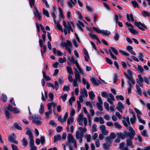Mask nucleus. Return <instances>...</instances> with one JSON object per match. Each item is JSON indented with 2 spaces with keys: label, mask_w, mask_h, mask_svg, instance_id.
<instances>
[{
  "label": "nucleus",
  "mask_w": 150,
  "mask_h": 150,
  "mask_svg": "<svg viewBox=\"0 0 150 150\" xmlns=\"http://www.w3.org/2000/svg\"><path fill=\"white\" fill-rule=\"evenodd\" d=\"M139 78L136 79L137 83L139 84L141 87H143L142 83L144 81L148 84H150V82L148 79L145 76L143 78L141 75H139L138 76Z\"/></svg>",
  "instance_id": "f257e3e1"
},
{
  "label": "nucleus",
  "mask_w": 150,
  "mask_h": 150,
  "mask_svg": "<svg viewBox=\"0 0 150 150\" xmlns=\"http://www.w3.org/2000/svg\"><path fill=\"white\" fill-rule=\"evenodd\" d=\"M75 78L73 80V86L77 87L78 86L77 82L79 83H81V80L79 73L75 74Z\"/></svg>",
  "instance_id": "f03ea898"
},
{
  "label": "nucleus",
  "mask_w": 150,
  "mask_h": 150,
  "mask_svg": "<svg viewBox=\"0 0 150 150\" xmlns=\"http://www.w3.org/2000/svg\"><path fill=\"white\" fill-rule=\"evenodd\" d=\"M41 117L38 115H35L34 116L32 120L33 123L36 124L37 125H40L42 124Z\"/></svg>",
  "instance_id": "7ed1b4c3"
},
{
  "label": "nucleus",
  "mask_w": 150,
  "mask_h": 150,
  "mask_svg": "<svg viewBox=\"0 0 150 150\" xmlns=\"http://www.w3.org/2000/svg\"><path fill=\"white\" fill-rule=\"evenodd\" d=\"M127 73L129 77L127 78L129 86L128 89V93L129 94L130 93L131 89V71L130 69H128L127 70Z\"/></svg>",
  "instance_id": "20e7f679"
},
{
  "label": "nucleus",
  "mask_w": 150,
  "mask_h": 150,
  "mask_svg": "<svg viewBox=\"0 0 150 150\" xmlns=\"http://www.w3.org/2000/svg\"><path fill=\"white\" fill-rule=\"evenodd\" d=\"M134 24L138 28L144 31L145 29H147V27L145 24L144 23H142L139 21V22L135 21L134 22Z\"/></svg>",
  "instance_id": "39448f33"
},
{
  "label": "nucleus",
  "mask_w": 150,
  "mask_h": 150,
  "mask_svg": "<svg viewBox=\"0 0 150 150\" xmlns=\"http://www.w3.org/2000/svg\"><path fill=\"white\" fill-rule=\"evenodd\" d=\"M83 133L79 131H77L76 132V137L77 139L78 140L80 143L82 142L83 137Z\"/></svg>",
  "instance_id": "423d86ee"
},
{
  "label": "nucleus",
  "mask_w": 150,
  "mask_h": 150,
  "mask_svg": "<svg viewBox=\"0 0 150 150\" xmlns=\"http://www.w3.org/2000/svg\"><path fill=\"white\" fill-rule=\"evenodd\" d=\"M63 25L64 27H65V29H66L67 31H68L69 33H70V31H71V32H73V30L72 28V27L68 22L67 24V25L66 24V22L64 21L63 22Z\"/></svg>",
  "instance_id": "0eeeda50"
},
{
  "label": "nucleus",
  "mask_w": 150,
  "mask_h": 150,
  "mask_svg": "<svg viewBox=\"0 0 150 150\" xmlns=\"http://www.w3.org/2000/svg\"><path fill=\"white\" fill-rule=\"evenodd\" d=\"M67 138L68 142L67 143V144H71V143H73V142L76 141L73 135L70 133H69L68 134Z\"/></svg>",
  "instance_id": "6e6552de"
},
{
  "label": "nucleus",
  "mask_w": 150,
  "mask_h": 150,
  "mask_svg": "<svg viewBox=\"0 0 150 150\" xmlns=\"http://www.w3.org/2000/svg\"><path fill=\"white\" fill-rule=\"evenodd\" d=\"M61 46L63 47H65L66 50L70 48L72 46L71 42L70 41L67 40L66 42L62 43L61 44Z\"/></svg>",
  "instance_id": "1a4fd4ad"
},
{
  "label": "nucleus",
  "mask_w": 150,
  "mask_h": 150,
  "mask_svg": "<svg viewBox=\"0 0 150 150\" xmlns=\"http://www.w3.org/2000/svg\"><path fill=\"white\" fill-rule=\"evenodd\" d=\"M90 81L92 84L94 86H98L101 84V82L96 77H92L90 79Z\"/></svg>",
  "instance_id": "9d476101"
},
{
  "label": "nucleus",
  "mask_w": 150,
  "mask_h": 150,
  "mask_svg": "<svg viewBox=\"0 0 150 150\" xmlns=\"http://www.w3.org/2000/svg\"><path fill=\"white\" fill-rule=\"evenodd\" d=\"M100 129L104 135H106L108 134V131L106 129V127L104 125H101L100 127Z\"/></svg>",
  "instance_id": "9b49d317"
},
{
  "label": "nucleus",
  "mask_w": 150,
  "mask_h": 150,
  "mask_svg": "<svg viewBox=\"0 0 150 150\" xmlns=\"http://www.w3.org/2000/svg\"><path fill=\"white\" fill-rule=\"evenodd\" d=\"M109 97L107 99V101L110 104H112L113 103V101L115 100L114 96L111 93L109 94Z\"/></svg>",
  "instance_id": "f8f14e48"
},
{
  "label": "nucleus",
  "mask_w": 150,
  "mask_h": 150,
  "mask_svg": "<svg viewBox=\"0 0 150 150\" xmlns=\"http://www.w3.org/2000/svg\"><path fill=\"white\" fill-rule=\"evenodd\" d=\"M52 51L54 54L55 55H57L59 56H61L62 55V53L60 50H58L56 51L55 48H53L52 49Z\"/></svg>",
  "instance_id": "ddd939ff"
},
{
  "label": "nucleus",
  "mask_w": 150,
  "mask_h": 150,
  "mask_svg": "<svg viewBox=\"0 0 150 150\" xmlns=\"http://www.w3.org/2000/svg\"><path fill=\"white\" fill-rule=\"evenodd\" d=\"M124 108L123 104L120 102L118 103V105L117 106V110L120 112H122V110Z\"/></svg>",
  "instance_id": "4468645a"
},
{
  "label": "nucleus",
  "mask_w": 150,
  "mask_h": 150,
  "mask_svg": "<svg viewBox=\"0 0 150 150\" xmlns=\"http://www.w3.org/2000/svg\"><path fill=\"white\" fill-rule=\"evenodd\" d=\"M122 122L125 127H127V128H128V127L130 125V122L129 121V117H127L126 119V120H122Z\"/></svg>",
  "instance_id": "2eb2a0df"
},
{
  "label": "nucleus",
  "mask_w": 150,
  "mask_h": 150,
  "mask_svg": "<svg viewBox=\"0 0 150 150\" xmlns=\"http://www.w3.org/2000/svg\"><path fill=\"white\" fill-rule=\"evenodd\" d=\"M111 146V143L107 142L103 144V149L105 150H107Z\"/></svg>",
  "instance_id": "dca6fc26"
},
{
  "label": "nucleus",
  "mask_w": 150,
  "mask_h": 150,
  "mask_svg": "<svg viewBox=\"0 0 150 150\" xmlns=\"http://www.w3.org/2000/svg\"><path fill=\"white\" fill-rule=\"evenodd\" d=\"M129 128L130 132H125L124 133L126 137H129V138H131V127H129Z\"/></svg>",
  "instance_id": "f3484780"
},
{
  "label": "nucleus",
  "mask_w": 150,
  "mask_h": 150,
  "mask_svg": "<svg viewBox=\"0 0 150 150\" xmlns=\"http://www.w3.org/2000/svg\"><path fill=\"white\" fill-rule=\"evenodd\" d=\"M13 137L12 136H9L8 137V140L10 142H12L14 139H16V136L14 133H13Z\"/></svg>",
  "instance_id": "a211bd4d"
},
{
  "label": "nucleus",
  "mask_w": 150,
  "mask_h": 150,
  "mask_svg": "<svg viewBox=\"0 0 150 150\" xmlns=\"http://www.w3.org/2000/svg\"><path fill=\"white\" fill-rule=\"evenodd\" d=\"M54 142L55 143L58 140L60 141L61 139V137L60 134H58L54 136Z\"/></svg>",
  "instance_id": "6ab92c4d"
},
{
  "label": "nucleus",
  "mask_w": 150,
  "mask_h": 150,
  "mask_svg": "<svg viewBox=\"0 0 150 150\" xmlns=\"http://www.w3.org/2000/svg\"><path fill=\"white\" fill-rule=\"evenodd\" d=\"M44 112V105L43 103H41L40 104V108L39 110V112L41 114H42Z\"/></svg>",
  "instance_id": "aec40b11"
},
{
  "label": "nucleus",
  "mask_w": 150,
  "mask_h": 150,
  "mask_svg": "<svg viewBox=\"0 0 150 150\" xmlns=\"http://www.w3.org/2000/svg\"><path fill=\"white\" fill-rule=\"evenodd\" d=\"M80 93L81 94V95L79 96V102H80V103L83 102V97H84V95L83 94V92L82 89Z\"/></svg>",
  "instance_id": "412c9836"
},
{
  "label": "nucleus",
  "mask_w": 150,
  "mask_h": 150,
  "mask_svg": "<svg viewBox=\"0 0 150 150\" xmlns=\"http://www.w3.org/2000/svg\"><path fill=\"white\" fill-rule=\"evenodd\" d=\"M136 87L137 89L136 92L139 95H141L142 94V91L140 86L137 84H136Z\"/></svg>",
  "instance_id": "4be33fe9"
},
{
  "label": "nucleus",
  "mask_w": 150,
  "mask_h": 150,
  "mask_svg": "<svg viewBox=\"0 0 150 150\" xmlns=\"http://www.w3.org/2000/svg\"><path fill=\"white\" fill-rule=\"evenodd\" d=\"M89 35L90 37L92 39H96L97 40L99 41V39L97 36L95 34H92L91 33H89Z\"/></svg>",
  "instance_id": "5701e85b"
},
{
  "label": "nucleus",
  "mask_w": 150,
  "mask_h": 150,
  "mask_svg": "<svg viewBox=\"0 0 150 150\" xmlns=\"http://www.w3.org/2000/svg\"><path fill=\"white\" fill-rule=\"evenodd\" d=\"M42 47V48L40 49V51L42 55L43 56L44 53L46 52L47 48L45 45H44Z\"/></svg>",
  "instance_id": "b1692460"
},
{
  "label": "nucleus",
  "mask_w": 150,
  "mask_h": 150,
  "mask_svg": "<svg viewBox=\"0 0 150 150\" xmlns=\"http://www.w3.org/2000/svg\"><path fill=\"white\" fill-rule=\"evenodd\" d=\"M140 115H137V116L138 119L139 120V122L143 124H145L146 122L144 120H142L141 116H140Z\"/></svg>",
  "instance_id": "393cba45"
},
{
  "label": "nucleus",
  "mask_w": 150,
  "mask_h": 150,
  "mask_svg": "<svg viewBox=\"0 0 150 150\" xmlns=\"http://www.w3.org/2000/svg\"><path fill=\"white\" fill-rule=\"evenodd\" d=\"M140 115H137V116L138 119L139 120V122L143 124H145L146 122L144 120H142L141 116H140Z\"/></svg>",
  "instance_id": "a878e982"
},
{
  "label": "nucleus",
  "mask_w": 150,
  "mask_h": 150,
  "mask_svg": "<svg viewBox=\"0 0 150 150\" xmlns=\"http://www.w3.org/2000/svg\"><path fill=\"white\" fill-rule=\"evenodd\" d=\"M89 95L90 99L91 100H93L95 97V95L93 91H91L89 93Z\"/></svg>",
  "instance_id": "bb28decb"
},
{
  "label": "nucleus",
  "mask_w": 150,
  "mask_h": 150,
  "mask_svg": "<svg viewBox=\"0 0 150 150\" xmlns=\"http://www.w3.org/2000/svg\"><path fill=\"white\" fill-rule=\"evenodd\" d=\"M25 134L28 136L29 138H32L34 137L32 134L31 131L30 130H27L26 133Z\"/></svg>",
  "instance_id": "cd10ccee"
},
{
  "label": "nucleus",
  "mask_w": 150,
  "mask_h": 150,
  "mask_svg": "<svg viewBox=\"0 0 150 150\" xmlns=\"http://www.w3.org/2000/svg\"><path fill=\"white\" fill-rule=\"evenodd\" d=\"M101 33L103 35L108 36L110 34V32L107 30H101Z\"/></svg>",
  "instance_id": "c85d7f7f"
},
{
  "label": "nucleus",
  "mask_w": 150,
  "mask_h": 150,
  "mask_svg": "<svg viewBox=\"0 0 150 150\" xmlns=\"http://www.w3.org/2000/svg\"><path fill=\"white\" fill-rule=\"evenodd\" d=\"M23 146H26L28 144V141L26 138H23L21 141Z\"/></svg>",
  "instance_id": "c756f323"
},
{
  "label": "nucleus",
  "mask_w": 150,
  "mask_h": 150,
  "mask_svg": "<svg viewBox=\"0 0 150 150\" xmlns=\"http://www.w3.org/2000/svg\"><path fill=\"white\" fill-rule=\"evenodd\" d=\"M137 71L141 73H142L144 71V69L143 67L140 65H138L137 66Z\"/></svg>",
  "instance_id": "7c9ffc66"
},
{
  "label": "nucleus",
  "mask_w": 150,
  "mask_h": 150,
  "mask_svg": "<svg viewBox=\"0 0 150 150\" xmlns=\"http://www.w3.org/2000/svg\"><path fill=\"white\" fill-rule=\"evenodd\" d=\"M34 14L35 16H37V18L39 21H40L41 20L42 17L39 11L36 12L35 13H34Z\"/></svg>",
  "instance_id": "2f4dec72"
},
{
  "label": "nucleus",
  "mask_w": 150,
  "mask_h": 150,
  "mask_svg": "<svg viewBox=\"0 0 150 150\" xmlns=\"http://www.w3.org/2000/svg\"><path fill=\"white\" fill-rule=\"evenodd\" d=\"M68 2V6L71 8H72L75 5V4L72 0H69Z\"/></svg>",
  "instance_id": "473e14b6"
},
{
  "label": "nucleus",
  "mask_w": 150,
  "mask_h": 150,
  "mask_svg": "<svg viewBox=\"0 0 150 150\" xmlns=\"http://www.w3.org/2000/svg\"><path fill=\"white\" fill-rule=\"evenodd\" d=\"M67 60L66 57H64L63 58L60 57L58 59V62L60 63H63L66 62Z\"/></svg>",
  "instance_id": "72a5a7b5"
},
{
  "label": "nucleus",
  "mask_w": 150,
  "mask_h": 150,
  "mask_svg": "<svg viewBox=\"0 0 150 150\" xmlns=\"http://www.w3.org/2000/svg\"><path fill=\"white\" fill-rule=\"evenodd\" d=\"M75 100V98L74 96L71 97L69 100V104L71 106L72 105V102H74Z\"/></svg>",
  "instance_id": "f704fd0d"
},
{
  "label": "nucleus",
  "mask_w": 150,
  "mask_h": 150,
  "mask_svg": "<svg viewBox=\"0 0 150 150\" xmlns=\"http://www.w3.org/2000/svg\"><path fill=\"white\" fill-rule=\"evenodd\" d=\"M109 53L112 57L114 59L117 60V57L112 53V51L111 49H109Z\"/></svg>",
  "instance_id": "c9c22d12"
},
{
  "label": "nucleus",
  "mask_w": 150,
  "mask_h": 150,
  "mask_svg": "<svg viewBox=\"0 0 150 150\" xmlns=\"http://www.w3.org/2000/svg\"><path fill=\"white\" fill-rule=\"evenodd\" d=\"M75 64L76 65V66L77 68H78V69L79 70V72L80 73H82L83 71H82V70H81V69L80 65H79L78 63V62H77V61H76Z\"/></svg>",
  "instance_id": "e433bc0d"
},
{
  "label": "nucleus",
  "mask_w": 150,
  "mask_h": 150,
  "mask_svg": "<svg viewBox=\"0 0 150 150\" xmlns=\"http://www.w3.org/2000/svg\"><path fill=\"white\" fill-rule=\"evenodd\" d=\"M120 53L126 56H129V54L127 53L126 52L122 50H119Z\"/></svg>",
  "instance_id": "4c0bfd02"
},
{
  "label": "nucleus",
  "mask_w": 150,
  "mask_h": 150,
  "mask_svg": "<svg viewBox=\"0 0 150 150\" xmlns=\"http://www.w3.org/2000/svg\"><path fill=\"white\" fill-rule=\"evenodd\" d=\"M33 137L32 138H30V141L29 142L30 145V147H32L33 146H34V141L33 139Z\"/></svg>",
  "instance_id": "58836bf2"
},
{
  "label": "nucleus",
  "mask_w": 150,
  "mask_h": 150,
  "mask_svg": "<svg viewBox=\"0 0 150 150\" xmlns=\"http://www.w3.org/2000/svg\"><path fill=\"white\" fill-rule=\"evenodd\" d=\"M117 135L119 137L122 139H124L125 138V134H124L122 132H120L117 134Z\"/></svg>",
  "instance_id": "ea45409f"
},
{
  "label": "nucleus",
  "mask_w": 150,
  "mask_h": 150,
  "mask_svg": "<svg viewBox=\"0 0 150 150\" xmlns=\"http://www.w3.org/2000/svg\"><path fill=\"white\" fill-rule=\"evenodd\" d=\"M67 69L68 73L73 74V72L70 67L69 66L67 67Z\"/></svg>",
  "instance_id": "a19ab883"
},
{
  "label": "nucleus",
  "mask_w": 150,
  "mask_h": 150,
  "mask_svg": "<svg viewBox=\"0 0 150 150\" xmlns=\"http://www.w3.org/2000/svg\"><path fill=\"white\" fill-rule=\"evenodd\" d=\"M102 105L98 103H97L96 104L97 108L100 111H102L103 110V108L101 105Z\"/></svg>",
  "instance_id": "79ce46f5"
},
{
  "label": "nucleus",
  "mask_w": 150,
  "mask_h": 150,
  "mask_svg": "<svg viewBox=\"0 0 150 150\" xmlns=\"http://www.w3.org/2000/svg\"><path fill=\"white\" fill-rule=\"evenodd\" d=\"M101 95L103 97L107 98L108 97L109 94L105 91H103L101 92Z\"/></svg>",
  "instance_id": "37998d69"
},
{
  "label": "nucleus",
  "mask_w": 150,
  "mask_h": 150,
  "mask_svg": "<svg viewBox=\"0 0 150 150\" xmlns=\"http://www.w3.org/2000/svg\"><path fill=\"white\" fill-rule=\"evenodd\" d=\"M5 115L6 119H8L10 117L9 112L7 110H6L5 112Z\"/></svg>",
  "instance_id": "c03bdc74"
},
{
  "label": "nucleus",
  "mask_w": 150,
  "mask_h": 150,
  "mask_svg": "<svg viewBox=\"0 0 150 150\" xmlns=\"http://www.w3.org/2000/svg\"><path fill=\"white\" fill-rule=\"evenodd\" d=\"M92 28L93 29L95 32L99 34L101 33V32L102 30H100L98 28L93 27Z\"/></svg>",
  "instance_id": "a18cd8bd"
},
{
  "label": "nucleus",
  "mask_w": 150,
  "mask_h": 150,
  "mask_svg": "<svg viewBox=\"0 0 150 150\" xmlns=\"http://www.w3.org/2000/svg\"><path fill=\"white\" fill-rule=\"evenodd\" d=\"M139 33L137 30L134 29V27L132 25V34L134 35H137Z\"/></svg>",
  "instance_id": "49530a36"
},
{
  "label": "nucleus",
  "mask_w": 150,
  "mask_h": 150,
  "mask_svg": "<svg viewBox=\"0 0 150 150\" xmlns=\"http://www.w3.org/2000/svg\"><path fill=\"white\" fill-rule=\"evenodd\" d=\"M132 114H133V118H132V124L136 122L137 119L135 114L133 113L132 112Z\"/></svg>",
  "instance_id": "de8ad7c7"
},
{
  "label": "nucleus",
  "mask_w": 150,
  "mask_h": 150,
  "mask_svg": "<svg viewBox=\"0 0 150 150\" xmlns=\"http://www.w3.org/2000/svg\"><path fill=\"white\" fill-rule=\"evenodd\" d=\"M70 85H69L67 86H64L63 89V91H68L70 89Z\"/></svg>",
  "instance_id": "09e8293b"
},
{
  "label": "nucleus",
  "mask_w": 150,
  "mask_h": 150,
  "mask_svg": "<svg viewBox=\"0 0 150 150\" xmlns=\"http://www.w3.org/2000/svg\"><path fill=\"white\" fill-rule=\"evenodd\" d=\"M86 104L87 106H88L91 109L93 108V105L90 101H86Z\"/></svg>",
  "instance_id": "8fccbe9b"
},
{
  "label": "nucleus",
  "mask_w": 150,
  "mask_h": 150,
  "mask_svg": "<svg viewBox=\"0 0 150 150\" xmlns=\"http://www.w3.org/2000/svg\"><path fill=\"white\" fill-rule=\"evenodd\" d=\"M43 14L45 15L47 17H49V14L48 12L44 8H43Z\"/></svg>",
  "instance_id": "3c124183"
},
{
  "label": "nucleus",
  "mask_w": 150,
  "mask_h": 150,
  "mask_svg": "<svg viewBox=\"0 0 150 150\" xmlns=\"http://www.w3.org/2000/svg\"><path fill=\"white\" fill-rule=\"evenodd\" d=\"M73 121V119L72 117H70L67 120V124L68 125H69L72 123Z\"/></svg>",
  "instance_id": "603ef678"
},
{
  "label": "nucleus",
  "mask_w": 150,
  "mask_h": 150,
  "mask_svg": "<svg viewBox=\"0 0 150 150\" xmlns=\"http://www.w3.org/2000/svg\"><path fill=\"white\" fill-rule=\"evenodd\" d=\"M29 2L31 7H33L35 5V0H29Z\"/></svg>",
  "instance_id": "864d4df0"
},
{
  "label": "nucleus",
  "mask_w": 150,
  "mask_h": 150,
  "mask_svg": "<svg viewBox=\"0 0 150 150\" xmlns=\"http://www.w3.org/2000/svg\"><path fill=\"white\" fill-rule=\"evenodd\" d=\"M114 125L115 127L118 129H121L122 128L121 125L117 122H114Z\"/></svg>",
  "instance_id": "5fc2aeb1"
},
{
  "label": "nucleus",
  "mask_w": 150,
  "mask_h": 150,
  "mask_svg": "<svg viewBox=\"0 0 150 150\" xmlns=\"http://www.w3.org/2000/svg\"><path fill=\"white\" fill-rule=\"evenodd\" d=\"M111 50L116 55H117L118 54V52L117 50L115 48L111 47Z\"/></svg>",
  "instance_id": "6e6d98bb"
},
{
  "label": "nucleus",
  "mask_w": 150,
  "mask_h": 150,
  "mask_svg": "<svg viewBox=\"0 0 150 150\" xmlns=\"http://www.w3.org/2000/svg\"><path fill=\"white\" fill-rule=\"evenodd\" d=\"M1 99L2 101L4 102H6L7 100L6 96L5 95L2 94Z\"/></svg>",
  "instance_id": "4d7b16f0"
},
{
  "label": "nucleus",
  "mask_w": 150,
  "mask_h": 150,
  "mask_svg": "<svg viewBox=\"0 0 150 150\" xmlns=\"http://www.w3.org/2000/svg\"><path fill=\"white\" fill-rule=\"evenodd\" d=\"M77 111L78 112H79L80 110L81 109V105L80 103V102H79V100H77Z\"/></svg>",
  "instance_id": "13d9d810"
},
{
  "label": "nucleus",
  "mask_w": 150,
  "mask_h": 150,
  "mask_svg": "<svg viewBox=\"0 0 150 150\" xmlns=\"http://www.w3.org/2000/svg\"><path fill=\"white\" fill-rule=\"evenodd\" d=\"M106 141L107 142L111 144L112 141V139L109 136H108L106 138Z\"/></svg>",
  "instance_id": "bf43d9fd"
},
{
  "label": "nucleus",
  "mask_w": 150,
  "mask_h": 150,
  "mask_svg": "<svg viewBox=\"0 0 150 150\" xmlns=\"http://www.w3.org/2000/svg\"><path fill=\"white\" fill-rule=\"evenodd\" d=\"M104 106L105 108L107 110L109 111V105L108 104L107 102H104Z\"/></svg>",
  "instance_id": "052dcab7"
},
{
  "label": "nucleus",
  "mask_w": 150,
  "mask_h": 150,
  "mask_svg": "<svg viewBox=\"0 0 150 150\" xmlns=\"http://www.w3.org/2000/svg\"><path fill=\"white\" fill-rule=\"evenodd\" d=\"M14 126L16 129H18L21 130L22 129V127L19 126L18 123L17 122L14 123Z\"/></svg>",
  "instance_id": "680f3d73"
},
{
  "label": "nucleus",
  "mask_w": 150,
  "mask_h": 150,
  "mask_svg": "<svg viewBox=\"0 0 150 150\" xmlns=\"http://www.w3.org/2000/svg\"><path fill=\"white\" fill-rule=\"evenodd\" d=\"M55 27H57L58 30L62 31H63V29L61 26L58 23H57L55 25Z\"/></svg>",
  "instance_id": "e2e57ef3"
},
{
  "label": "nucleus",
  "mask_w": 150,
  "mask_h": 150,
  "mask_svg": "<svg viewBox=\"0 0 150 150\" xmlns=\"http://www.w3.org/2000/svg\"><path fill=\"white\" fill-rule=\"evenodd\" d=\"M127 146H131V138H128L127 139Z\"/></svg>",
  "instance_id": "0e129e2a"
},
{
  "label": "nucleus",
  "mask_w": 150,
  "mask_h": 150,
  "mask_svg": "<svg viewBox=\"0 0 150 150\" xmlns=\"http://www.w3.org/2000/svg\"><path fill=\"white\" fill-rule=\"evenodd\" d=\"M132 4L134 8H136L137 7H138L139 6L137 2L135 1H132Z\"/></svg>",
  "instance_id": "69168bd1"
},
{
  "label": "nucleus",
  "mask_w": 150,
  "mask_h": 150,
  "mask_svg": "<svg viewBox=\"0 0 150 150\" xmlns=\"http://www.w3.org/2000/svg\"><path fill=\"white\" fill-rule=\"evenodd\" d=\"M116 98L117 100H124V98L122 95H118L116 96Z\"/></svg>",
  "instance_id": "338daca9"
},
{
  "label": "nucleus",
  "mask_w": 150,
  "mask_h": 150,
  "mask_svg": "<svg viewBox=\"0 0 150 150\" xmlns=\"http://www.w3.org/2000/svg\"><path fill=\"white\" fill-rule=\"evenodd\" d=\"M67 94H64V95L62 96V100L64 102H65L67 100Z\"/></svg>",
  "instance_id": "774afa93"
}]
</instances>
